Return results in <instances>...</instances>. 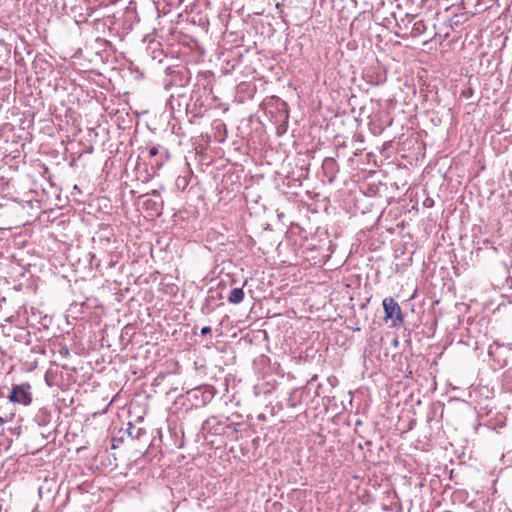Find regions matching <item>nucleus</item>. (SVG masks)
<instances>
[{
    "mask_svg": "<svg viewBox=\"0 0 512 512\" xmlns=\"http://www.w3.org/2000/svg\"><path fill=\"white\" fill-rule=\"evenodd\" d=\"M322 168L326 174L329 175L330 180H332L335 174L338 171V165L334 158L326 157L322 163Z\"/></svg>",
    "mask_w": 512,
    "mask_h": 512,
    "instance_id": "obj_4",
    "label": "nucleus"
},
{
    "mask_svg": "<svg viewBox=\"0 0 512 512\" xmlns=\"http://www.w3.org/2000/svg\"><path fill=\"white\" fill-rule=\"evenodd\" d=\"M365 445H371V441H366Z\"/></svg>",
    "mask_w": 512,
    "mask_h": 512,
    "instance_id": "obj_11",
    "label": "nucleus"
},
{
    "mask_svg": "<svg viewBox=\"0 0 512 512\" xmlns=\"http://www.w3.org/2000/svg\"><path fill=\"white\" fill-rule=\"evenodd\" d=\"M244 291L243 288H234L228 295V302L231 304H239L244 299Z\"/></svg>",
    "mask_w": 512,
    "mask_h": 512,
    "instance_id": "obj_5",
    "label": "nucleus"
},
{
    "mask_svg": "<svg viewBox=\"0 0 512 512\" xmlns=\"http://www.w3.org/2000/svg\"><path fill=\"white\" fill-rule=\"evenodd\" d=\"M177 185H178V186H181V185H182V187H183V188H185V187H186V185H187V180H186V178H185V177H182V178H181V177H179V178L177 179Z\"/></svg>",
    "mask_w": 512,
    "mask_h": 512,
    "instance_id": "obj_7",
    "label": "nucleus"
},
{
    "mask_svg": "<svg viewBox=\"0 0 512 512\" xmlns=\"http://www.w3.org/2000/svg\"><path fill=\"white\" fill-rule=\"evenodd\" d=\"M3 422H4L3 419L0 417V425H2Z\"/></svg>",
    "mask_w": 512,
    "mask_h": 512,
    "instance_id": "obj_12",
    "label": "nucleus"
},
{
    "mask_svg": "<svg viewBox=\"0 0 512 512\" xmlns=\"http://www.w3.org/2000/svg\"><path fill=\"white\" fill-rule=\"evenodd\" d=\"M211 327L209 326H205L201 329V335H207V334H210L211 333Z\"/></svg>",
    "mask_w": 512,
    "mask_h": 512,
    "instance_id": "obj_9",
    "label": "nucleus"
},
{
    "mask_svg": "<svg viewBox=\"0 0 512 512\" xmlns=\"http://www.w3.org/2000/svg\"><path fill=\"white\" fill-rule=\"evenodd\" d=\"M149 194L154 195V196H158L159 195V191L154 189Z\"/></svg>",
    "mask_w": 512,
    "mask_h": 512,
    "instance_id": "obj_10",
    "label": "nucleus"
},
{
    "mask_svg": "<svg viewBox=\"0 0 512 512\" xmlns=\"http://www.w3.org/2000/svg\"><path fill=\"white\" fill-rule=\"evenodd\" d=\"M31 386L28 383L16 385L12 388L8 398L13 403L23 404L25 406L32 402Z\"/></svg>",
    "mask_w": 512,
    "mask_h": 512,
    "instance_id": "obj_2",
    "label": "nucleus"
},
{
    "mask_svg": "<svg viewBox=\"0 0 512 512\" xmlns=\"http://www.w3.org/2000/svg\"><path fill=\"white\" fill-rule=\"evenodd\" d=\"M150 216H160L163 210V200L147 199L143 203Z\"/></svg>",
    "mask_w": 512,
    "mask_h": 512,
    "instance_id": "obj_3",
    "label": "nucleus"
},
{
    "mask_svg": "<svg viewBox=\"0 0 512 512\" xmlns=\"http://www.w3.org/2000/svg\"><path fill=\"white\" fill-rule=\"evenodd\" d=\"M383 309L386 319H392V325L397 327L404 321L399 304L392 298L387 297L383 300Z\"/></svg>",
    "mask_w": 512,
    "mask_h": 512,
    "instance_id": "obj_1",
    "label": "nucleus"
},
{
    "mask_svg": "<svg viewBox=\"0 0 512 512\" xmlns=\"http://www.w3.org/2000/svg\"><path fill=\"white\" fill-rule=\"evenodd\" d=\"M158 152H159V150H158V147H156V146H153V147H151V148L149 149V155H150L151 157L156 156V155L158 154Z\"/></svg>",
    "mask_w": 512,
    "mask_h": 512,
    "instance_id": "obj_8",
    "label": "nucleus"
},
{
    "mask_svg": "<svg viewBox=\"0 0 512 512\" xmlns=\"http://www.w3.org/2000/svg\"><path fill=\"white\" fill-rule=\"evenodd\" d=\"M426 31V23L423 20H417L414 22L411 30L412 36H419Z\"/></svg>",
    "mask_w": 512,
    "mask_h": 512,
    "instance_id": "obj_6",
    "label": "nucleus"
}]
</instances>
